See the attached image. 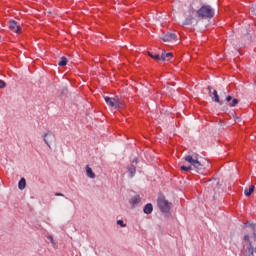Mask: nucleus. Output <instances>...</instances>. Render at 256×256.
<instances>
[{
	"instance_id": "7ed1b4c3",
	"label": "nucleus",
	"mask_w": 256,
	"mask_h": 256,
	"mask_svg": "<svg viewBox=\"0 0 256 256\" xmlns=\"http://www.w3.org/2000/svg\"><path fill=\"white\" fill-rule=\"evenodd\" d=\"M197 15L200 19H212L215 17V10L209 5L202 6L197 10Z\"/></svg>"
},
{
	"instance_id": "ddd939ff",
	"label": "nucleus",
	"mask_w": 256,
	"mask_h": 256,
	"mask_svg": "<svg viewBox=\"0 0 256 256\" xmlns=\"http://www.w3.org/2000/svg\"><path fill=\"white\" fill-rule=\"evenodd\" d=\"M253 191H255V186L251 185V186L249 187V189L246 188V189L244 190V194H245L246 197H251Z\"/></svg>"
},
{
	"instance_id": "f8f14e48",
	"label": "nucleus",
	"mask_w": 256,
	"mask_h": 256,
	"mask_svg": "<svg viewBox=\"0 0 256 256\" xmlns=\"http://www.w3.org/2000/svg\"><path fill=\"white\" fill-rule=\"evenodd\" d=\"M171 59H173V53H162V61H171Z\"/></svg>"
},
{
	"instance_id": "a211bd4d",
	"label": "nucleus",
	"mask_w": 256,
	"mask_h": 256,
	"mask_svg": "<svg viewBox=\"0 0 256 256\" xmlns=\"http://www.w3.org/2000/svg\"><path fill=\"white\" fill-rule=\"evenodd\" d=\"M213 95H214L215 103H219L220 105H223V102H221V100H219V94L217 93V90L213 91Z\"/></svg>"
},
{
	"instance_id": "a878e982",
	"label": "nucleus",
	"mask_w": 256,
	"mask_h": 256,
	"mask_svg": "<svg viewBox=\"0 0 256 256\" xmlns=\"http://www.w3.org/2000/svg\"><path fill=\"white\" fill-rule=\"evenodd\" d=\"M48 239H49V241H50L51 243H54V241H53V236H48Z\"/></svg>"
},
{
	"instance_id": "9d476101",
	"label": "nucleus",
	"mask_w": 256,
	"mask_h": 256,
	"mask_svg": "<svg viewBox=\"0 0 256 256\" xmlns=\"http://www.w3.org/2000/svg\"><path fill=\"white\" fill-rule=\"evenodd\" d=\"M144 213L146 215H151V213H153V204L151 203H148L144 206V209H143Z\"/></svg>"
},
{
	"instance_id": "1a4fd4ad",
	"label": "nucleus",
	"mask_w": 256,
	"mask_h": 256,
	"mask_svg": "<svg viewBox=\"0 0 256 256\" xmlns=\"http://www.w3.org/2000/svg\"><path fill=\"white\" fill-rule=\"evenodd\" d=\"M129 203L132 207H135L136 205H139L141 203V196L135 195L130 200Z\"/></svg>"
},
{
	"instance_id": "f03ea898",
	"label": "nucleus",
	"mask_w": 256,
	"mask_h": 256,
	"mask_svg": "<svg viewBox=\"0 0 256 256\" xmlns=\"http://www.w3.org/2000/svg\"><path fill=\"white\" fill-rule=\"evenodd\" d=\"M184 160L186 161V163H189L190 167L195 169L197 173H203L205 171V166L200 163L197 155H187Z\"/></svg>"
},
{
	"instance_id": "0eeeda50",
	"label": "nucleus",
	"mask_w": 256,
	"mask_h": 256,
	"mask_svg": "<svg viewBox=\"0 0 256 256\" xmlns=\"http://www.w3.org/2000/svg\"><path fill=\"white\" fill-rule=\"evenodd\" d=\"M9 29L14 33H21V26L17 25V22L13 20L9 22Z\"/></svg>"
},
{
	"instance_id": "39448f33",
	"label": "nucleus",
	"mask_w": 256,
	"mask_h": 256,
	"mask_svg": "<svg viewBox=\"0 0 256 256\" xmlns=\"http://www.w3.org/2000/svg\"><path fill=\"white\" fill-rule=\"evenodd\" d=\"M105 103L109 107H114V109H119L121 102L119 101V97H109L105 96L104 97Z\"/></svg>"
},
{
	"instance_id": "6ab92c4d",
	"label": "nucleus",
	"mask_w": 256,
	"mask_h": 256,
	"mask_svg": "<svg viewBox=\"0 0 256 256\" xmlns=\"http://www.w3.org/2000/svg\"><path fill=\"white\" fill-rule=\"evenodd\" d=\"M59 67H65L67 65V58L62 57L61 60L58 62Z\"/></svg>"
},
{
	"instance_id": "f257e3e1",
	"label": "nucleus",
	"mask_w": 256,
	"mask_h": 256,
	"mask_svg": "<svg viewBox=\"0 0 256 256\" xmlns=\"http://www.w3.org/2000/svg\"><path fill=\"white\" fill-rule=\"evenodd\" d=\"M250 229L253 230L252 236L245 235L241 250L242 255L244 256H253V253H256V232L255 224H250Z\"/></svg>"
},
{
	"instance_id": "cd10ccee",
	"label": "nucleus",
	"mask_w": 256,
	"mask_h": 256,
	"mask_svg": "<svg viewBox=\"0 0 256 256\" xmlns=\"http://www.w3.org/2000/svg\"><path fill=\"white\" fill-rule=\"evenodd\" d=\"M208 90L211 91V86H208Z\"/></svg>"
},
{
	"instance_id": "393cba45",
	"label": "nucleus",
	"mask_w": 256,
	"mask_h": 256,
	"mask_svg": "<svg viewBox=\"0 0 256 256\" xmlns=\"http://www.w3.org/2000/svg\"><path fill=\"white\" fill-rule=\"evenodd\" d=\"M55 197H65L63 193L56 192Z\"/></svg>"
},
{
	"instance_id": "4be33fe9",
	"label": "nucleus",
	"mask_w": 256,
	"mask_h": 256,
	"mask_svg": "<svg viewBox=\"0 0 256 256\" xmlns=\"http://www.w3.org/2000/svg\"><path fill=\"white\" fill-rule=\"evenodd\" d=\"M117 225H120V227H127V224H125L123 220H117Z\"/></svg>"
},
{
	"instance_id": "412c9836",
	"label": "nucleus",
	"mask_w": 256,
	"mask_h": 256,
	"mask_svg": "<svg viewBox=\"0 0 256 256\" xmlns=\"http://www.w3.org/2000/svg\"><path fill=\"white\" fill-rule=\"evenodd\" d=\"M180 169H181V171H191L193 169V167H191V166H181Z\"/></svg>"
},
{
	"instance_id": "dca6fc26",
	"label": "nucleus",
	"mask_w": 256,
	"mask_h": 256,
	"mask_svg": "<svg viewBox=\"0 0 256 256\" xmlns=\"http://www.w3.org/2000/svg\"><path fill=\"white\" fill-rule=\"evenodd\" d=\"M149 57L151 59H154L155 61H163L162 56H159V54H152L151 52L148 53Z\"/></svg>"
},
{
	"instance_id": "aec40b11",
	"label": "nucleus",
	"mask_w": 256,
	"mask_h": 256,
	"mask_svg": "<svg viewBox=\"0 0 256 256\" xmlns=\"http://www.w3.org/2000/svg\"><path fill=\"white\" fill-rule=\"evenodd\" d=\"M239 104V100L237 98H234L230 103V107H236Z\"/></svg>"
},
{
	"instance_id": "423d86ee",
	"label": "nucleus",
	"mask_w": 256,
	"mask_h": 256,
	"mask_svg": "<svg viewBox=\"0 0 256 256\" xmlns=\"http://www.w3.org/2000/svg\"><path fill=\"white\" fill-rule=\"evenodd\" d=\"M55 136H53V134H51V132H46L43 135V141L44 143H46L47 147H49V149H51V141H53Z\"/></svg>"
},
{
	"instance_id": "5701e85b",
	"label": "nucleus",
	"mask_w": 256,
	"mask_h": 256,
	"mask_svg": "<svg viewBox=\"0 0 256 256\" xmlns=\"http://www.w3.org/2000/svg\"><path fill=\"white\" fill-rule=\"evenodd\" d=\"M6 85L5 81L0 80V89H5Z\"/></svg>"
},
{
	"instance_id": "f3484780",
	"label": "nucleus",
	"mask_w": 256,
	"mask_h": 256,
	"mask_svg": "<svg viewBox=\"0 0 256 256\" xmlns=\"http://www.w3.org/2000/svg\"><path fill=\"white\" fill-rule=\"evenodd\" d=\"M193 21H195V18H193V16H190L184 20L183 25H193Z\"/></svg>"
},
{
	"instance_id": "2eb2a0df",
	"label": "nucleus",
	"mask_w": 256,
	"mask_h": 256,
	"mask_svg": "<svg viewBox=\"0 0 256 256\" xmlns=\"http://www.w3.org/2000/svg\"><path fill=\"white\" fill-rule=\"evenodd\" d=\"M26 185H27V181L25 180V178H21L18 183V188L20 189V191H23V189H25Z\"/></svg>"
},
{
	"instance_id": "20e7f679",
	"label": "nucleus",
	"mask_w": 256,
	"mask_h": 256,
	"mask_svg": "<svg viewBox=\"0 0 256 256\" xmlns=\"http://www.w3.org/2000/svg\"><path fill=\"white\" fill-rule=\"evenodd\" d=\"M157 205L161 213L167 214L171 211V202L165 199V196H159L157 199Z\"/></svg>"
},
{
	"instance_id": "6e6552de",
	"label": "nucleus",
	"mask_w": 256,
	"mask_h": 256,
	"mask_svg": "<svg viewBox=\"0 0 256 256\" xmlns=\"http://www.w3.org/2000/svg\"><path fill=\"white\" fill-rule=\"evenodd\" d=\"M162 40L164 42H171V41H177V35L174 33H167L165 36H163Z\"/></svg>"
},
{
	"instance_id": "9b49d317",
	"label": "nucleus",
	"mask_w": 256,
	"mask_h": 256,
	"mask_svg": "<svg viewBox=\"0 0 256 256\" xmlns=\"http://www.w3.org/2000/svg\"><path fill=\"white\" fill-rule=\"evenodd\" d=\"M86 175L89 177V179H95V173L93 172V169L89 167V165H86Z\"/></svg>"
},
{
	"instance_id": "4468645a",
	"label": "nucleus",
	"mask_w": 256,
	"mask_h": 256,
	"mask_svg": "<svg viewBox=\"0 0 256 256\" xmlns=\"http://www.w3.org/2000/svg\"><path fill=\"white\" fill-rule=\"evenodd\" d=\"M128 173H129V177H135V173H137V169L135 168L134 165H130L128 167Z\"/></svg>"
},
{
	"instance_id": "b1692460",
	"label": "nucleus",
	"mask_w": 256,
	"mask_h": 256,
	"mask_svg": "<svg viewBox=\"0 0 256 256\" xmlns=\"http://www.w3.org/2000/svg\"><path fill=\"white\" fill-rule=\"evenodd\" d=\"M226 101H227V103H231V101H233V97L227 96Z\"/></svg>"
},
{
	"instance_id": "bb28decb",
	"label": "nucleus",
	"mask_w": 256,
	"mask_h": 256,
	"mask_svg": "<svg viewBox=\"0 0 256 256\" xmlns=\"http://www.w3.org/2000/svg\"><path fill=\"white\" fill-rule=\"evenodd\" d=\"M133 163H137V158H134V159H133Z\"/></svg>"
}]
</instances>
